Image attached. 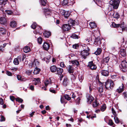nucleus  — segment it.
<instances>
[{
  "mask_svg": "<svg viewBox=\"0 0 127 127\" xmlns=\"http://www.w3.org/2000/svg\"><path fill=\"white\" fill-rule=\"evenodd\" d=\"M114 86V83L111 80H108L105 83V86L106 89L111 90Z\"/></svg>",
  "mask_w": 127,
  "mask_h": 127,
  "instance_id": "1",
  "label": "nucleus"
},
{
  "mask_svg": "<svg viewBox=\"0 0 127 127\" xmlns=\"http://www.w3.org/2000/svg\"><path fill=\"white\" fill-rule=\"evenodd\" d=\"M120 3V0H114L110 2V4L113 6V8L115 9L118 8Z\"/></svg>",
  "mask_w": 127,
  "mask_h": 127,
  "instance_id": "2",
  "label": "nucleus"
},
{
  "mask_svg": "<svg viewBox=\"0 0 127 127\" xmlns=\"http://www.w3.org/2000/svg\"><path fill=\"white\" fill-rule=\"evenodd\" d=\"M121 67L122 70L123 72H125L127 70V62L126 61H122L121 63L120 67Z\"/></svg>",
  "mask_w": 127,
  "mask_h": 127,
  "instance_id": "3",
  "label": "nucleus"
},
{
  "mask_svg": "<svg viewBox=\"0 0 127 127\" xmlns=\"http://www.w3.org/2000/svg\"><path fill=\"white\" fill-rule=\"evenodd\" d=\"M88 67L92 70H95L97 68L96 65L94 64L93 61L88 62Z\"/></svg>",
  "mask_w": 127,
  "mask_h": 127,
  "instance_id": "4",
  "label": "nucleus"
},
{
  "mask_svg": "<svg viewBox=\"0 0 127 127\" xmlns=\"http://www.w3.org/2000/svg\"><path fill=\"white\" fill-rule=\"evenodd\" d=\"M89 51H88L87 50H83V51H82L81 53L82 57L84 59H85L88 56L89 54Z\"/></svg>",
  "mask_w": 127,
  "mask_h": 127,
  "instance_id": "5",
  "label": "nucleus"
},
{
  "mask_svg": "<svg viewBox=\"0 0 127 127\" xmlns=\"http://www.w3.org/2000/svg\"><path fill=\"white\" fill-rule=\"evenodd\" d=\"M87 102L89 104H91L92 101L94 100V98L93 96L89 94H87Z\"/></svg>",
  "mask_w": 127,
  "mask_h": 127,
  "instance_id": "6",
  "label": "nucleus"
},
{
  "mask_svg": "<svg viewBox=\"0 0 127 127\" xmlns=\"http://www.w3.org/2000/svg\"><path fill=\"white\" fill-rule=\"evenodd\" d=\"M68 24L70 26H72L75 25H77V23L76 22L75 20L70 19L68 21Z\"/></svg>",
  "mask_w": 127,
  "mask_h": 127,
  "instance_id": "7",
  "label": "nucleus"
},
{
  "mask_svg": "<svg viewBox=\"0 0 127 127\" xmlns=\"http://www.w3.org/2000/svg\"><path fill=\"white\" fill-rule=\"evenodd\" d=\"M69 81L67 77L64 78L63 83V85L65 87H66L69 84Z\"/></svg>",
  "mask_w": 127,
  "mask_h": 127,
  "instance_id": "8",
  "label": "nucleus"
},
{
  "mask_svg": "<svg viewBox=\"0 0 127 127\" xmlns=\"http://www.w3.org/2000/svg\"><path fill=\"white\" fill-rule=\"evenodd\" d=\"M70 28V27L68 24H65L63 25L62 27V29L63 31H68Z\"/></svg>",
  "mask_w": 127,
  "mask_h": 127,
  "instance_id": "9",
  "label": "nucleus"
},
{
  "mask_svg": "<svg viewBox=\"0 0 127 127\" xmlns=\"http://www.w3.org/2000/svg\"><path fill=\"white\" fill-rule=\"evenodd\" d=\"M50 47V46L49 44L48 43L46 42H44L43 45V49L46 51H47L49 49Z\"/></svg>",
  "mask_w": 127,
  "mask_h": 127,
  "instance_id": "10",
  "label": "nucleus"
},
{
  "mask_svg": "<svg viewBox=\"0 0 127 127\" xmlns=\"http://www.w3.org/2000/svg\"><path fill=\"white\" fill-rule=\"evenodd\" d=\"M0 23L3 25H5L7 24V21L6 18L4 17H1L0 18Z\"/></svg>",
  "mask_w": 127,
  "mask_h": 127,
  "instance_id": "11",
  "label": "nucleus"
},
{
  "mask_svg": "<svg viewBox=\"0 0 127 127\" xmlns=\"http://www.w3.org/2000/svg\"><path fill=\"white\" fill-rule=\"evenodd\" d=\"M44 36L47 38H48L51 35V32L49 31H45L43 33Z\"/></svg>",
  "mask_w": 127,
  "mask_h": 127,
  "instance_id": "12",
  "label": "nucleus"
},
{
  "mask_svg": "<svg viewBox=\"0 0 127 127\" xmlns=\"http://www.w3.org/2000/svg\"><path fill=\"white\" fill-rule=\"evenodd\" d=\"M110 59V57L109 56L103 58L101 60V62L103 63H107Z\"/></svg>",
  "mask_w": 127,
  "mask_h": 127,
  "instance_id": "13",
  "label": "nucleus"
},
{
  "mask_svg": "<svg viewBox=\"0 0 127 127\" xmlns=\"http://www.w3.org/2000/svg\"><path fill=\"white\" fill-rule=\"evenodd\" d=\"M98 82L99 84H100V86H101L100 87L98 88V91L100 93H102L103 91V86L102 85V84L103 83H101L99 80H98Z\"/></svg>",
  "mask_w": 127,
  "mask_h": 127,
  "instance_id": "14",
  "label": "nucleus"
},
{
  "mask_svg": "<svg viewBox=\"0 0 127 127\" xmlns=\"http://www.w3.org/2000/svg\"><path fill=\"white\" fill-rule=\"evenodd\" d=\"M63 72V68H57L56 74L58 75H61Z\"/></svg>",
  "mask_w": 127,
  "mask_h": 127,
  "instance_id": "15",
  "label": "nucleus"
},
{
  "mask_svg": "<svg viewBox=\"0 0 127 127\" xmlns=\"http://www.w3.org/2000/svg\"><path fill=\"white\" fill-rule=\"evenodd\" d=\"M61 12H62V15H64L65 18H67L69 16V14L68 11H65L64 10H62Z\"/></svg>",
  "mask_w": 127,
  "mask_h": 127,
  "instance_id": "16",
  "label": "nucleus"
},
{
  "mask_svg": "<svg viewBox=\"0 0 127 127\" xmlns=\"http://www.w3.org/2000/svg\"><path fill=\"white\" fill-rule=\"evenodd\" d=\"M124 87L123 84H122V85L119 87V89H117L116 92L119 93H121L123 91Z\"/></svg>",
  "mask_w": 127,
  "mask_h": 127,
  "instance_id": "17",
  "label": "nucleus"
},
{
  "mask_svg": "<svg viewBox=\"0 0 127 127\" xmlns=\"http://www.w3.org/2000/svg\"><path fill=\"white\" fill-rule=\"evenodd\" d=\"M102 75L105 76H108L109 75V72L106 70H102L101 71Z\"/></svg>",
  "mask_w": 127,
  "mask_h": 127,
  "instance_id": "18",
  "label": "nucleus"
},
{
  "mask_svg": "<svg viewBox=\"0 0 127 127\" xmlns=\"http://www.w3.org/2000/svg\"><path fill=\"white\" fill-rule=\"evenodd\" d=\"M57 67L55 65L51 66L50 68V70L52 72H56L57 70Z\"/></svg>",
  "mask_w": 127,
  "mask_h": 127,
  "instance_id": "19",
  "label": "nucleus"
},
{
  "mask_svg": "<svg viewBox=\"0 0 127 127\" xmlns=\"http://www.w3.org/2000/svg\"><path fill=\"white\" fill-rule=\"evenodd\" d=\"M120 54L122 56L124 57L126 56V52L125 49H121L120 50Z\"/></svg>",
  "mask_w": 127,
  "mask_h": 127,
  "instance_id": "20",
  "label": "nucleus"
},
{
  "mask_svg": "<svg viewBox=\"0 0 127 127\" xmlns=\"http://www.w3.org/2000/svg\"><path fill=\"white\" fill-rule=\"evenodd\" d=\"M17 24L16 22L13 21H11L10 24V26L12 28H15L16 27Z\"/></svg>",
  "mask_w": 127,
  "mask_h": 127,
  "instance_id": "21",
  "label": "nucleus"
},
{
  "mask_svg": "<svg viewBox=\"0 0 127 127\" xmlns=\"http://www.w3.org/2000/svg\"><path fill=\"white\" fill-rule=\"evenodd\" d=\"M99 105V103L96 100H95L92 104L93 107L94 108L97 107Z\"/></svg>",
  "mask_w": 127,
  "mask_h": 127,
  "instance_id": "22",
  "label": "nucleus"
},
{
  "mask_svg": "<svg viewBox=\"0 0 127 127\" xmlns=\"http://www.w3.org/2000/svg\"><path fill=\"white\" fill-rule=\"evenodd\" d=\"M68 68V71L70 73H72L73 72L74 70L73 68L72 67V66L69 65Z\"/></svg>",
  "mask_w": 127,
  "mask_h": 127,
  "instance_id": "23",
  "label": "nucleus"
},
{
  "mask_svg": "<svg viewBox=\"0 0 127 127\" xmlns=\"http://www.w3.org/2000/svg\"><path fill=\"white\" fill-rule=\"evenodd\" d=\"M71 63L72 64L76 66H78L80 64L79 62L76 60L71 61Z\"/></svg>",
  "mask_w": 127,
  "mask_h": 127,
  "instance_id": "24",
  "label": "nucleus"
},
{
  "mask_svg": "<svg viewBox=\"0 0 127 127\" xmlns=\"http://www.w3.org/2000/svg\"><path fill=\"white\" fill-rule=\"evenodd\" d=\"M102 49L100 48H98L96 51L94 53V54L96 55H99L101 53Z\"/></svg>",
  "mask_w": 127,
  "mask_h": 127,
  "instance_id": "25",
  "label": "nucleus"
},
{
  "mask_svg": "<svg viewBox=\"0 0 127 127\" xmlns=\"http://www.w3.org/2000/svg\"><path fill=\"white\" fill-rule=\"evenodd\" d=\"M111 27H112L114 28H118L120 26V27H121V24H116L114 22L112 23V24L111 25Z\"/></svg>",
  "mask_w": 127,
  "mask_h": 127,
  "instance_id": "26",
  "label": "nucleus"
},
{
  "mask_svg": "<svg viewBox=\"0 0 127 127\" xmlns=\"http://www.w3.org/2000/svg\"><path fill=\"white\" fill-rule=\"evenodd\" d=\"M24 52L26 53H27L29 52L30 51V48L29 46H27L25 47L23 49Z\"/></svg>",
  "mask_w": 127,
  "mask_h": 127,
  "instance_id": "27",
  "label": "nucleus"
},
{
  "mask_svg": "<svg viewBox=\"0 0 127 127\" xmlns=\"http://www.w3.org/2000/svg\"><path fill=\"white\" fill-rule=\"evenodd\" d=\"M120 16L119 13L117 12H114L113 14V17L117 19H119L120 18Z\"/></svg>",
  "mask_w": 127,
  "mask_h": 127,
  "instance_id": "28",
  "label": "nucleus"
},
{
  "mask_svg": "<svg viewBox=\"0 0 127 127\" xmlns=\"http://www.w3.org/2000/svg\"><path fill=\"white\" fill-rule=\"evenodd\" d=\"M40 71V69H39L37 67H36L34 69L33 73L35 74H37L39 73Z\"/></svg>",
  "mask_w": 127,
  "mask_h": 127,
  "instance_id": "29",
  "label": "nucleus"
},
{
  "mask_svg": "<svg viewBox=\"0 0 127 127\" xmlns=\"http://www.w3.org/2000/svg\"><path fill=\"white\" fill-rule=\"evenodd\" d=\"M6 29L3 28H0V32L2 34H4L6 33Z\"/></svg>",
  "mask_w": 127,
  "mask_h": 127,
  "instance_id": "30",
  "label": "nucleus"
},
{
  "mask_svg": "<svg viewBox=\"0 0 127 127\" xmlns=\"http://www.w3.org/2000/svg\"><path fill=\"white\" fill-rule=\"evenodd\" d=\"M7 0H0V5H4L7 3Z\"/></svg>",
  "mask_w": 127,
  "mask_h": 127,
  "instance_id": "31",
  "label": "nucleus"
},
{
  "mask_svg": "<svg viewBox=\"0 0 127 127\" xmlns=\"http://www.w3.org/2000/svg\"><path fill=\"white\" fill-rule=\"evenodd\" d=\"M78 78L80 82H82L84 78L83 75V74H79L78 75Z\"/></svg>",
  "mask_w": 127,
  "mask_h": 127,
  "instance_id": "32",
  "label": "nucleus"
},
{
  "mask_svg": "<svg viewBox=\"0 0 127 127\" xmlns=\"http://www.w3.org/2000/svg\"><path fill=\"white\" fill-rule=\"evenodd\" d=\"M45 15L46 16L47 15H50L51 11L50 10L48 9H45Z\"/></svg>",
  "mask_w": 127,
  "mask_h": 127,
  "instance_id": "33",
  "label": "nucleus"
},
{
  "mask_svg": "<svg viewBox=\"0 0 127 127\" xmlns=\"http://www.w3.org/2000/svg\"><path fill=\"white\" fill-rule=\"evenodd\" d=\"M90 25L91 28L92 29L95 28L96 27V25L94 22H90Z\"/></svg>",
  "mask_w": 127,
  "mask_h": 127,
  "instance_id": "34",
  "label": "nucleus"
},
{
  "mask_svg": "<svg viewBox=\"0 0 127 127\" xmlns=\"http://www.w3.org/2000/svg\"><path fill=\"white\" fill-rule=\"evenodd\" d=\"M40 2L42 5L45 6L47 4L46 0H40Z\"/></svg>",
  "mask_w": 127,
  "mask_h": 127,
  "instance_id": "35",
  "label": "nucleus"
},
{
  "mask_svg": "<svg viewBox=\"0 0 127 127\" xmlns=\"http://www.w3.org/2000/svg\"><path fill=\"white\" fill-rule=\"evenodd\" d=\"M49 79L50 80V81H49L47 80H46L44 81V84L45 86L46 87H47L48 84L50 83L51 84V80L50 78H49Z\"/></svg>",
  "mask_w": 127,
  "mask_h": 127,
  "instance_id": "36",
  "label": "nucleus"
},
{
  "mask_svg": "<svg viewBox=\"0 0 127 127\" xmlns=\"http://www.w3.org/2000/svg\"><path fill=\"white\" fill-rule=\"evenodd\" d=\"M106 108V105L104 104L102 105L100 108V110L101 111L103 112L105 111Z\"/></svg>",
  "mask_w": 127,
  "mask_h": 127,
  "instance_id": "37",
  "label": "nucleus"
},
{
  "mask_svg": "<svg viewBox=\"0 0 127 127\" xmlns=\"http://www.w3.org/2000/svg\"><path fill=\"white\" fill-rule=\"evenodd\" d=\"M70 37L73 39H78L79 36L75 33H73L70 36Z\"/></svg>",
  "mask_w": 127,
  "mask_h": 127,
  "instance_id": "38",
  "label": "nucleus"
},
{
  "mask_svg": "<svg viewBox=\"0 0 127 127\" xmlns=\"http://www.w3.org/2000/svg\"><path fill=\"white\" fill-rule=\"evenodd\" d=\"M51 57L50 56H48L47 58H45L43 59V60L44 61H46L47 63H48L49 62V60L50 59V58Z\"/></svg>",
  "mask_w": 127,
  "mask_h": 127,
  "instance_id": "39",
  "label": "nucleus"
},
{
  "mask_svg": "<svg viewBox=\"0 0 127 127\" xmlns=\"http://www.w3.org/2000/svg\"><path fill=\"white\" fill-rule=\"evenodd\" d=\"M19 62L17 59L15 58L14 59L13 63L14 64L17 65L19 64Z\"/></svg>",
  "mask_w": 127,
  "mask_h": 127,
  "instance_id": "40",
  "label": "nucleus"
},
{
  "mask_svg": "<svg viewBox=\"0 0 127 127\" xmlns=\"http://www.w3.org/2000/svg\"><path fill=\"white\" fill-rule=\"evenodd\" d=\"M92 36L91 37H88L85 39V40L87 42L89 43V42L90 41H92Z\"/></svg>",
  "mask_w": 127,
  "mask_h": 127,
  "instance_id": "41",
  "label": "nucleus"
},
{
  "mask_svg": "<svg viewBox=\"0 0 127 127\" xmlns=\"http://www.w3.org/2000/svg\"><path fill=\"white\" fill-rule=\"evenodd\" d=\"M76 77V74H71V78L73 80H75Z\"/></svg>",
  "mask_w": 127,
  "mask_h": 127,
  "instance_id": "42",
  "label": "nucleus"
},
{
  "mask_svg": "<svg viewBox=\"0 0 127 127\" xmlns=\"http://www.w3.org/2000/svg\"><path fill=\"white\" fill-rule=\"evenodd\" d=\"M65 98L68 100H69L71 99V97L69 96V95L66 94L64 96Z\"/></svg>",
  "mask_w": 127,
  "mask_h": 127,
  "instance_id": "43",
  "label": "nucleus"
},
{
  "mask_svg": "<svg viewBox=\"0 0 127 127\" xmlns=\"http://www.w3.org/2000/svg\"><path fill=\"white\" fill-rule=\"evenodd\" d=\"M39 62L36 59H34L33 62V64H34L36 66H37L39 65Z\"/></svg>",
  "mask_w": 127,
  "mask_h": 127,
  "instance_id": "44",
  "label": "nucleus"
},
{
  "mask_svg": "<svg viewBox=\"0 0 127 127\" xmlns=\"http://www.w3.org/2000/svg\"><path fill=\"white\" fill-rule=\"evenodd\" d=\"M115 123L117 124H118L119 123V120L118 118L116 116H115L114 118Z\"/></svg>",
  "mask_w": 127,
  "mask_h": 127,
  "instance_id": "45",
  "label": "nucleus"
},
{
  "mask_svg": "<svg viewBox=\"0 0 127 127\" xmlns=\"http://www.w3.org/2000/svg\"><path fill=\"white\" fill-rule=\"evenodd\" d=\"M16 100L17 101L20 103H22L23 101V99L19 97H18L16 98Z\"/></svg>",
  "mask_w": 127,
  "mask_h": 127,
  "instance_id": "46",
  "label": "nucleus"
},
{
  "mask_svg": "<svg viewBox=\"0 0 127 127\" xmlns=\"http://www.w3.org/2000/svg\"><path fill=\"white\" fill-rule=\"evenodd\" d=\"M100 39L99 38H97L94 41V43H96V44H97L98 43H100Z\"/></svg>",
  "mask_w": 127,
  "mask_h": 127,
  "instance_id": "47",
  "label": "nucleus"
},
{
  "mask_svg": "<svg viewBox=\"0 0 127 127\" xmlns=\"http://www.w3.org/2000/svg\"><path fill=\"white\" fill-rule=\"evenodd\" d=\"M37 41L39 44H41L42 43V38L40 37L38 38L37 39Z\"/></svg>",
  "mask_w": 127,
  "mask_h": 127,
  "instance_id": "48",
  "label": "nucleus"
},
{
  "mask_svg": "<svg viewBox=\"0 0 127 127\" xmlns=\"http://www.w3.org/2000/svg\"><path fill=\"white\" fill-rule=\"evenodd\" d=\"M79 47V45L78 44H75L73 45V47L75 49H78Z\"/></svg>",
  "mask_w": 127,
  "mask_h": 127,
  "instance_id": "49",
  "label": "nucleus"
},
{
  "mask_svg": "<svg viewBox=\"0 0 127 127\" xmlns=\"http://www.w3.org/2000/svg\"><path fill=\"white\" fill-rule=\"evenodd\" d=\"M60 66L61 67L63 68H65L66 67V66L65 65L63 62H61Z\"/></svg>",
  "mask_w": 127,
  "mask_h": 127,
  "instance_id": "50",
  "label": "nucleus"
},
{
  "mask_svg": "<svg viewBox=\"0 0 127 127\" xmlns=\"http://www.w3.org/2000/svg\"><path fill=\"white\" fill-rule=\"evenodd\" d=\"M36 23H33L31 26V27L32 28L34 29H35L36 27Z\"/></svg>",
  "mask_w": 127,
  "mask_h": 127,
  "instance_id": "51",
  "label": "nucleus"
},
{
  "mask_svg": "<svg viewBox=\"0 0 127 127\" xmlns=\"http://www.w3.org/2000/svg\"><path fill=\"white\" fill-rule=\"evenodd\" d=\"M49 91L50 92L54 94H55L56 93V91L53 88H50L49 89Z\"/></svg>",
  "mask_w": 127,
  "mask_h": 127,
  "instance_id": "52",
  "label": "nucleus"
},
{
  "mask_svg": "<svg viewBox=\"0 0 127 127\" xmlns=\"http://www.w3.org/2000/svg\"><path fill=\"white\" fill-rule=\"evenodd\" d=\"M61 102L62 103H66V102H65V99L63 97H61Z\"/></svg>",
  "mask_w": 127,
  "mask_h": 127,
  "instance_id": "53",
  "label": "nucleus"
},
{
  "mask_svg": "<svg viewBox=\"0 0 127 127\" xmlns=\"http://www.w3.org/2000/svg\"><path fill=\"white\" fill-rule=\"evenodd\" d=\"M123 96L124 97L125 99H126L127 100V94L126 92H124L123 93ZM127 101V100H126Z\"/></svg>",
  "mask_w": 127,
  "mask_h": 127,
  "instance_id": "54",
  "label": "nucleus"
},
{
  "mask_svg": "<svg viewBox=\"0 0 127 127\" xmlns=\"http://www.w3.org/2000/svg\"><path fill=\"white\" fill-rule=\"evenodd\" d=\"M5 12L8 15H11L12 13V11L11 10H6Z\"/></svg>",
  "mask_w": 127,
  "mask_h": 127,
  "instance_id": "55",
  "label": "nucleus"
},
{
  "mask_svg": "<svg viewBox=\"0 0 127 127\" xmlns=\"http://www.w3.org/2000/svg\"><path fill=\"white\" fill-rule=\"evenodd\" d=\"M0 116H1V118L0 120V121L2 122L5 121V118L2 115Z\"/></svg>",
  "mask_w": 127,
  "mask_h": 127,
  "instance_id": "56",
  "label": "nucleus"
},
{
  "mask_svg": "<svg viewBox=\"0 0 127 127\" xmlns=\"http://www.w3.org/2000/svg\"><path fill=\"white\" fill-rule=\"evenodd\" d=\"M108 124L112 126V125H113L114 124L112 121V120L110 119L109 120Z\"/></svg>",
  "mask_w": 127,
  "mask_h": 127,
  "instance_id": "57",
  "label": "nucleus"
},
{
  "mask_svg": "<svg viewBox=\"0 0 127 127\" xmlns=\"http://www.w3.org/2000/svg\"><path fill=\"white\" fill-rule=\"evenodd\" d=\"M83 48L84 49L83 50H87L88 51L90 50V49L87 46H84L83 47Z\"/></svg>",
  "mask_w": 127,
  "mask_h": 127,
  "instance_id": "58",
  "label": "nucleus"
},
{
  "mask_svg": "<svg viewBox=\"0 0 127 127\" xmlns=\"http://www.w3.org/2000/svg\"><path fill=\"white\" fill-rule=\"evenodd\" d=\"M6 74L9 76H12V73L8 71H6Z\"/></svg>",
  "mask_w": 127,
  "mask_h": 127,
  "instance_id": "59",
  "label": "nucleus"
},
{
  "mask_svg": "<svg viewBox=\"0 0 127 127\" xmlns=\"http://www.w3.org/2000/svg\"><path fill=\"white\" fill-rule=\"evenodd\" d=\"M17 79L19 80L23 81V80L21 79L22 77L19 75H17Z\"/></svg>",
  "mask_w": 127,
  "mask_h": 127,
  "instance_id": "60",
  "label": "nucleus"
},
{
  "mask_svg": "<svg viewBox=\"0 0 127 127\" xmlns=\"http://www.w3.org/2000/svg\"><path fill=\"white\" fill-rule=\"evenodd\" d=\"M68 3L67 0H64L63 1V4L64 5H66Z\"/></svg>",
  "mask_w": 127,
  "mask_h": 127,
  "instance_id": "61",
  "label": "nucleus"
},
{
  "mask_svg": "<svg viewBox=\"0 0 127 127\" xmlns=\"http://www.w3.org/2000/svg\"><path fill=\"white\" fill-rule=\"evenodd\" d=\"M111 110L113 114L114 115L116 116V114L114 108H112Z\"/></svg>",
  "mask_w": 127,
  "mask_h": 127,
  "instance_id": "62",
  "label": "nucleus"
},
{
  "mask_svg": "<svg viewBox=\"0 0 127 127\" xmlns=\"http://www.w3.org/2000/svg\"><path fill=\"white\" fill-rule=\"evenodd\" d=\"M19 62H21V56H18L17 58Z\"/></svg>",
  "mask_w": 127,
  "mask_h": 127,
  "instance_id": "63",
  "label": "nucleus"
},
{
  "mask_svg": "<svg viewBox=\"0 0 127 127\" xmlns=\"http://www.w3.org/2000/svg\"><path fill=\"white\" fill-rule=\"evenodd\" d=\"M10 99L12 101H13L15 100V97L13 96H10Z\"/></svg>",
  "mask_w": 127,
  "mask_h": 127,
  "instance_id": "64",
  "label": "nucleus"
}]
</instances>
